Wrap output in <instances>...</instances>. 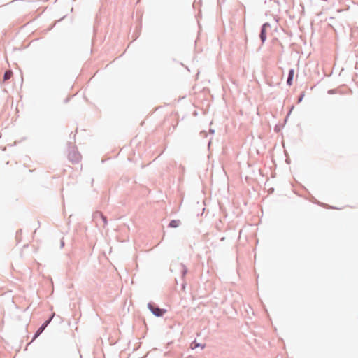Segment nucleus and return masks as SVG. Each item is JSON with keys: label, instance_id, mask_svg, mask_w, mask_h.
<instances>
[{"label": "nucleus", "instance_id": "1", "mask_svg": "<svg viewBox=\"0 0 358 358\" xmlns=\"http://www.w3.org/2000/svg\"><path fill=\"white\" fill-rule=\"evenodd\" d=\"M148 308L156 317H162L166 312V309L160 308L158 306L151 302L148 303Z\"/></svg>", "mask_w": 358, "mask_h": 358}, {"label": "nucleus", "instance_id": "2", "mask_svg": "<svg viewBox=\"0 0 358 358\" xmlns=\"http://www.w3.org/2000/svg\"><path fill=\"white\" fill-rule=\"evenodd\" d=\"M55 313H53L47 320H45L41 326L36 330V331L34 333L33 338L31 340V342L34 341L37 337H38L42 332L45 329V328L48 327V325L51 322L52 320L53 319L55 316Z\"/></svg>", "mask_w": 358, "mask_h": 358}, {"label": "nucleus", "instance_id": "3", "mask_svg": "<svg viewBox=\"0 0 358 358\" xmlns=\"http://www.w3.org/2000/svg\"><path fill=\"white\" fill-rule=\"evenodd\" d=\"M68 158L73 163H78L81 159V155L75 148H73L69 152Z\"/></svg>", "mask_w": 358, "mask_h": 358}, {"label": "nucleus", "instance_id": "4", "mask_svg": "<svg viewBox=\"0 0 358 358\" xmlns=\"http://www.w3.org/2000/svg\"><path fill=\"white\" fill-rule=\"evenodd\" d=\"M271 27L268 22H265L261 27L259 38L262 43H264L266 40V29Z\"/></svg>", "mask_w": 358, "mask_h": 358}, {"label": "nucleus", "instance_id": "5", "mask_svg": "<svg viewBox=\"0 0 358 358\" xmlns=\"http://www.w3.org/2000/svg\"><path fill=\"white\" fill-rule=\"evenodd\" d=\"M93 218L96 220L98 218L101 219L104 225H106L108 224L107 217L100 211L95 212L93 215Z\"/></svg>", "mask_w": 358, "mask_h": 358}, {"label": "nucleus", "instance_id": "6", "mask_svg": "<svg viewBox=\"0 0 358 358\" xmlns=\"http://www.w3.org/2000/svg\"><path fill=\"white\" fill-rule=\"evenodd\" d=\"M180 224V220H172L170 221L168 227H171V228H176V227H179Z\"/></svg>", "mask_w": 358, "mask_h": 358}, {"label": "nucleus", "instance_id": "7", "mask_svg": "<svg viewBox=\"0 0 358 358\" xmlns=\"http://www.w3.org/2000/svg\"><path fill=\"white\" fill-rule=\"evenodd\" d=\"M198 347H201V349H203L205 348V344L202 345L201 343H196V341H193L191 344L192 349H195Z\"/></svg>", "mask_w": 358, "mask_h": 358}, {"label": "nucleus", "instance_id": "8", "mask_svg": "<svg viewBox=\"0 0 358 358\" xmlns=\"http://www.w3.org/2000/svg\"><path fill=\"white\" fill-rule=\"evenodd\" d=\"M180 266L181 267V273H182V277L184 278L185 276V275L187 274V268H186V266L183 264H180Z\"/></svg>", "mask_w": 358, "mask_h": 358}, {"label": "nucleus", "instance_id": "9", "mask_svg": "<svg viewBox=\"0 0 358 358\" xmlns=\"http://www.w3.org/2000/svg\"><path fill=\"white\" fill-rule=\"evenodd\" d=\"M12 74L13 73L10 71H6L3 76V79L5 80L10 79L12 76Z\"/></svg>", "mask_w": 358, "mask_h": 358}, {"label": "nucleus", "instance_id": "10", "mask_svg": "<svg viewBox=\"0 0 358 358\" xmlns=\"http://www.w3.org/2000/svg\"><path fill=\"white\" fill-rule=\"evenodd\" d=\"M294 69H290L289 71L288 76L287 77L293 78H294Z\"/></svg>", "mask_w": 358, "mask_h": 358}, {"label": "nucleus", "instance_id": "11", "mask_svg": "<svg viewBox=\"0 0 358 358\" xmlns=\"http://www.w3.org/2000/svg\"><path fill=\"white\" fill-rule=\"evenodd\" d=\"M304 96H305V93H304V92H302L298 98V103H300L302 101Z\"/></svg>", "mask_w": 358, "mask_h": 358}, {"label": "nucleus", "instance_id": "12", "mask_svg": "<svg viewBox=\"0 0 358 358\" xmlns=\"http://www.w3.org/2000/svg\"><path fill=\"white\" fill-rule=\"evenodd\" d=\"M293 78L287 77V85L290 86L292 85Z\"/></svg>", "mask_w": 358, "mask_h": 358}, {"label": "nucleus", "instance_id": "13", "mask_svg": "<svg viewBox=\"0 0 358 358\" xmlns=\"http://www.w3.org/2000/svg\"><path fill=\"white\" fill-rule=\"evenodd\" d=\"M64 241L63 239L60 241V248H62L64 246Z\"/></svg>", "mask_w": 358, "mask_h": 358}, {"label": "nucleus", "instance_id": "14", "mask_svg": "<svg viewBox=\"0 0 358 358\" xmlns=\"http://www.w3.org/2000/svg\"><path fill=\"white\" fill-rule=\"evenodd\" d=\"M328 93L329 94H333L334 93V90H330L328 91Z\"/></svg>", "mask_w": 358, "mask_h": 358}, {"label": "nucleus", "instance_id": "15", "mask_svg": "<svg viewBox=\"0 0 358 358\" xmlns=\"http://www.w3.org/2000/svg\"><path fill=\"white\" fill-rule=\"evenodd\" d=\"M185 285H186V284H185V282H183V283L182 284V289H185Z\"/></svg>", "mask_w": 358, "mask_h": 358}, {"label": "nucleus", "instance_id": "16", "mask_svg": "<svg viewBox=\"0 0 358 358\" xmlns=\"http://www.w3.org/2000/svg\"><path fill=\"white\" fill-rule=\"evenodd\" d=\"M290 113H291V110L289 111V113L287 114V115L286 116L285 120L288 118V116L289 115Z\"/></svg>", "mask_w": 358, "mask_h": 358}]
</instances>
